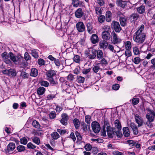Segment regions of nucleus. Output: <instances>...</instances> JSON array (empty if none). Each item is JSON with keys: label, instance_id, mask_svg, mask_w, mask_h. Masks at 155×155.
Wrapping results in <instances>:
<instances>
[{"label": "nucleus", "instance_id": "obj_1", "mask_svg": "<svg viewBox=\"0 0 155 155\" xmlns=\"http://www.w3.org/2000/svg\"><path fill=\"white\" fill-rule=\"evenodd\" d=\"M144 28L143 25H141L138 28V30L133 35V40L138 45L142 44L145 40L146 34L142 32Z\"/></svg>", "mask_w": 155, "mask_h": 155}, {"label": "nucleus", "instance_id": "obj_2", "mask_svg": "<svg viewBox=\"0 0 155 155\" xmlns=\"http://www.w3.org/2000/svg\"><path fill=\"white\" fill-rule=\"evenodd\" d=\"M146 110L147 112L146 115V118L149 122V124L153 121L155 118V112L153 110H151L149 108H147Z\"/></svg>", "mask_w": 155, "mask_h": 155}, {"label": "nucleus", "instance_id": "obj_3", "mask_svg": "<svg viewBox=\"0 0 155 155\" xmlns=\"http://www.w3.org/2000/svg\"><path fill=\"white\" fill-rule=\"evenodd\" d=\"M111 41L112 43L114 44H117L120 43L121 39L118 36L117 34L113 31L111 33Z\"/></svg>", "mask_w": 155, "mask_h": 155}, {"label": "nucleus", "instance_id": "obj_4", "mask_svg": "<svg viewBox=\"0 0 155 155\" xmlns=\"http://www.w3.org/2000/svg\"><path fill=\"white\" fill-rule=\"evenodd\" d=\"M10 59L15 64H18L19 63L21 59V57L20 56H15L11 52L9 53Z\"/></svg>", "mask_w": 155, "mask_h": 155}, {"label": "nucleus", "instance_id": "obj_5", "mask_svg": "<svg viewBox=\"0 0 155 155\" xmlns=\"http://www.w3.org/2000/svg\"><path fill=\"white\" fill-rule=\"evenodd\" d=\"M2 73L4 74H6L8 76L12 77L15 76L17 74L15 70L14 69H10L4 70Z\"/></svg>", "mask_w": 155, "mask_h": 155}, {"label": "nucleus", "instance_id": "obj_6", "mask_svg": "<svg viewBox=\"0 0 155 155\" xmlns=\"http://www.w3.org/2000/svg\"><path fill=\"white\" fill-rule=\"evenodd\" d=\"M97 50L94 49L92 48L89 50L87 57L90 59H94L96 57Z\"/></svg>", "mask_w": 155, "mask_h": 155}, {"label": "nucleus", "instance_id": "obj_7", "mask_svg": "<svg viewBox=\"0 0 155 155\" xmlns=\"http://www.w3.org/2000/svg\"><path fill=\"white\" fill-rule=\"evenodd\" d=\"M134 119L138 127L142 126L143 121V119L138 114H136L134 115Z\"/></svg>", "mask_w": 155, "mask_h": 155}, {"label": "nucleus", "instance_id": "obj_8", "mask_svg": "<svg viewBox=\"0 0 155 155\" xmlns=\"http://www.w3.org/2000/svg\"><path fill=\"white\" fill-rule=\"evenodd\" d=\"M76 28L78 31L80 32H83L85 30V25L81 21L79 22L76 24Z\"/></svg>", "mask_w": 155, "mask_h": 155}, {"label": "nucleus", "instance_id": "obj_9", "mask_svg": "<svg viewBox=\"0 0 155 155\" xmlns=\"http://www.w3.org/2000/svg\"><path fill=\"white\" fill-rule=\"evenodd\" d=\"M91 127L93 131L96 133H98L100 130L99 124L97 122H93L91 124Z\"/></svg>", "mask_w": 155, "mask_h": 155}, {"label": "nucleus", "instance_id": "obj_10", "mask_svg": "<svg viewBox=\"0 0 155 155\" xmlns=\"http://www.w3.org/2000/svg\"><path fill=\"white\" fill-rule=\"evenodd\" d=\"M106 129L108 137L111 138H113L114 135L115 128L111 127L110 126H107Z\"/></svg>", "mask_w": 155, "mask_h": 155}, {"label": "nucleus", "instance_id": "obj_11", "mask_svg": "<svg viewBox=\"0 0 155 155\" xmlns=\"http://www.w3.org/2000/svg\"><path fill=\"white\" fill-rule=\"evenodd\" d=\"M112 27L117 32H119L121 30L119 23L118 22L113 21L112 23Z\"/></svg>", "mask_w": 155, "mask_h": 155}, {"label": "nucleus", "instance_id": "obj_12", "mask_svg": "<svg viewBox=\"0 0 155 155\" xmlns=\"http://www.w3.org/2000/svg\"><path fill=\"white\" fill-rule=\"evenodd\" d=\"M1 57L6 63L10 64L11 63V61L9 59L10 58L9 54H8L7 52H5L2 54Z\"/></svg>", "mask_w": 155, "mask_h": 155}, {"label": "nucleus", "instance_id": "obj_13", "mask_svg": "<svg viewBox=\"0 0 155 155\" xmlns=\"http://www.w3.org/2000/svg\"><path fill=\"white\" fill-rule=\"evenodd\" d=\"M62 119L60 120L61 123L64 125H66L67 124V121L68 119V117L67 114L64 113L61 115Z\"/></svg>", "mask_w": 155, "mask_h": 155}, {"label": "nucleus", "instance_id": "obj_14", "mask_svg": "<svg viewBox=\"0 0 155 155\" xmlns=\"http://www.w3.org/2000/svg\"><path fill=\"white\" fill-rule=\"evenodd\" d=\"M15 144L14 143H10L7 146L5 150L6 153H9L10 152L13 151L15 148Z\"/></svg>", "mask_w": 155, "mask_h": 155}, {"label": "nucleus", "instance_id": "obj_15", "mask_svg": "<svg viewBox=\"0 0 155 155\" xmlns=\"http://www.w3.org/2000/svg\"><path fill=\"white\" fill-rule=\"evenodd\" d=\"M102 38L104 40H108L110 38V33L108 31H105L102 34Z\"/></svg>", "mask_w": 155, "mask_h": 155}, {"label": "nucleus", "instance_id": "obj_16", "mask_svg": "<svg viewBox=\"0 0 155 155\" xmlns=\"http://www.w3.org/2000/svg\"><path fill=\"white\" fill-rule=\"evenodd\" d=\"M108 43L104 40L101 41L99 43V46L101 49H105L107 48L108 45Z\"/></svg>", "mask_w": 155, "mask_h": 155}, {"label": "nucleus", "instance_id": "obj_17", "mask_svg": "<svg viewBox=\"0 0 155 155\" xmlns=\"http://www.w3.org/2000/svg\"><path fill=\"white\" fill-rule=\"evenodd\" d=\"M55 71L52 70L48 71L46 73V75L47 78H53V77L56 74Z\"/></svg>", "mask_w": 155, "mask_h": 155}, {"label": "nucleus", "instance_id": "obj_18", "mask_svg": "<svg viewBox=\"0 0 155 155\" xmlns=\"http://www.w3.org/2000/svg\"><path fill=\"white\" fill-rule=\"evenodd\" d=\"M83 12L81 8H78L75 12V17L78 18H81L83 15Z\"/></svg>", "mask_w": 155, "mask_h": 155}, {"label": "nucleus", "instance_id": "obj_19", "mask_svg": "<svg viewBox=\"0 0 155 155\" xmlns=\"http://www.w3.org/2000/svg\"><path fill=\"white\" fill-rule=\"evenodd\" d=\"M130 127L132 128L134 133L135 135H137L138 134V130L136 125L134 123H131L130 124Z\"/></svg>", "mask_w": 155, "mask_h": 155}, {"label": "nucleus", "instance_id": "obj_20", "mask_svg": "<svg viewBox=\"0 0 155 155\" xmlns=\"http://www.w3.org/2000/svg\"><path fill=\"white\" fill-rule=\"evenodd\" d=\"M86 26L87 27V31L89 34H91L94 33L93 27L91 23H87Z\"/></svg>", "mask_w": 155, "mask_h": 155}, {"label": "nucleus", "instance_id": "obj_21", "mask_svg": "<svg viewBox=\"0 0 155 155\" xmlns=\"http://www.w3.org/2000/svg\"><path fill=\"white\" fill-rule=\"evenodd\" d=\"M91 42L93 44H96L98 41V38L97 35L93 34L91 37Z\"/></svg>", "mask_w": 155, "mask_h": 155}, {"label": "nucleus", "instance_id": "obj_22", "mask_svg": "<svg viewBox=\"0 0 155 155\" xmlns=\"http://www.w3.org/2000/svg\"><path fill=\"white\" fill-rule=\"evenodd\" d=\"M119 20L120 25L122 26H124L126 25L127 22V19L126 18L121 17L120 18Z\"/></svg>", "mask_w": 155, "mask_h": 155}, {"label": "nucleus", "instance_id": "obj_23", "mask_svg": "<svg viewBox=\"0 0 155 155\" xmlns=\"http://www.w3.org/2000/svg\"><path fill=\"white\" fill-rule=\"evenodd\" d=\"M116 4L118 6L121 7L123 8H124L126 5V2L122 0H117L116 1Z\"/></svg>", "mask_w": 155, "mask_h": 155}, {"label": "nucleus", "instance_id": "obj_24", "mask_svg": "<svg viewBox=\"0 0 155 155\" xmlns=\"http://www.w3.org/2000/svg\"><path fill=\"white\" fill-rule=\"evenodd\" d=\"M123 133L124 136L125 137H127L130 135V132L128 127H124L123 129Z\"/></svg>", "mask_w": 155, "mask_h": 155}, {"label": "nucleus", "instance_id": "obj_25", "mask_svg": "<svg viewBox=\"0 0 155 155\" xmlns=\"http://www.w3.org/2000/svg\"><path fill=\"white\" fill-rule=\"evenodd\" d=\"M96 56L97 57V58L98 59L103 58L104 56L102 51L101 50H98L96 51Z\"/></svg>", "mask_w": 155, "mask_h": 155}, {"label": "nucleus", "instance_id": "obj_26", "mask_svg": "<svg viewBox=\"0 0 155 155\" xmlns=\"http://www.w3.org/2000/svg\"><path fill=\"white\" fill-rule=\"evenodd\" d=\"M101 59L102 60L100 61V62L98 63L97 61H96L95 62L96 64L97 65L101 64L102 65H106L108 64L107 61L105 58H103Z\"/></svg>", "mask_w": 155, "mask_h": 155}, {"label": "nucleus", "instance_id": "obj_27", "mask_svg": "<svg viewBox=\"0 0 155 155\" xmlns=\"http://www.w3.org/2000/svg\"><path fill=\"white\" fill-rule=\"evenodd\" d=\"M45 91V89L43 87H39L37 90V94L39 95H41L44 94Z\"/></svg>", "mask_w": 155, "mask_h": 155}, {"label": "nucleus", "instance_id": "obj_28", "mask_svg": "<svg viewBox=\"0 0 155 155\" xmlns=\"http://www.w3.org/2000/svg\"><path fill=\"white\" fill-rule=\"evenodd\" d=\"M38 74V70L35 68H32L31 69L30 75L31 76L35 77Z\"/></svg>", "mask_w": 155, "mask_h": 155}, {"label": "nucleus", "instance_id": "obj_29", "mask_svg": "<svg viewBox=\"0 0 155 155\" xmlns=\"http://www.w3.org/2000/svg\"><path fill=\"white\" fill-rule=\"evenodd\" d=\"M114 124L115 127L119 130H121V125L119 121L116 120L115 121Z\"/></svg>", "mask_w": 155, "mask_h": 155}, {"label": "nucleus", "instance_id": "obj_30", "mask_svg": "<svg viewBox=\"0 0 155 155\" xmlns=\"http://www.w3.org/2000/svg\"><path fill=\"white\" fill-rule=\"evenodd\" d=\"M111 13L110 11H107L106 12V20L107 22H110L111 21Z\"/></svg>", "mask_w": 155, "mask_h": 155}, {"label": "nucleus", "instance_id": "obj_31", "mask_svg": "<svg viewBox=\"0 0 155 155\" xmlns=\"http://www.w3.org/2000/svg\"><path fill=\"white\" fill-rule=\"evenodd\" d=\"M73 123L75 128L78 129L80 127V122L78 119L75 118L73 120Z\"/></svg>", "mask_w": 155, "mask_h": 155}, {"label": "nucleus", "instance_id": "obj_32", "mask_svg": "<svg viewBox=\"0 0 155 155\" xmlns=\"http://www.w3.org/2000/svg\"><path fill=\"white\" fill-rule=\"evenodd\" d=\"M32 141L38 145H39L40 143V139L36 137H34L31 138Z\"/></svg>", "mask_w": 155, "mask_h": 155}, {"label": "nucleus", "instance_id": "obj_33", "mask_svg": "<svg viewBox=\"0 0 155 155\" xmlns=\"http://www.w3.org/2000/svg\"><path fill=\"white\" fill-rule=\"evenodd\" d=\"M137 11L140 14H143L145 12V6L142 5L137 8Z\"/></svg>", "mask_w": 155, "mask_h": 155}, {"label": "nucleus", "instance_id": "obj_34", "mask_svg": "<svg viewBox=\"0 0 155 155\" xmlns=\"http://www.w3.org/2000/svg\"><path fill=\"white\" fill-rule=\"evenodd\" d=\"M85 80V78L80 76H78L77 77V81L79 83H83Z\"/></svg>", "mask_w": 155, "mask_h": 155}, {"label": "nucleus", "instance_id": "obj_35", "mask_svg": "<svg viewBox=\"0 0 155 155\" xmlns=\"http://www.w3.org/2000/svg\"><path fill=\"white\" fill-rule=\"evenodd\" d=\"M51 137L54 140H56L60 137V135L57 132H54L51 134Z\"/></svg>", "mask_w": 155, "mask_h": 155}, {"label": "nucleus", "instance_id": "obj_36", "mask_svg": "<svg viewBox=\"0 0 155 155\" xmlns=\"http://www.w3.org/2000/svg\"><path fill=\"white\" fill-rule=\"evenodd\" d=\"M48 79L49 81L50 84H51L52 86H55L58 83L57 81L54 80L53 78H48Z\"/></svg>", "mask_w": 155, "mask_h": 155}, {"label": "nucleus", "instance_id": "obj_37", "mask_svg": "<svg viewBox=\"0 0 155 155\" xmlns=\"http://www.w3.org/2000/svg\"><path fill=\"white\" fill-rule=\"evenodd\" d=\"M32 125L34 127L36 128H39L40 125L39 122L36 120H33L32 122Z\"/></svg>", "mask_w": 155, "mask_h": 155}, {"label": "nucleus", "instance_id": "obj_38", "mask_svg": "<svg viewBox=\"0 0 155 155\" xmlns=\"http://www.w3.org/2000/svg\"><path fill=\"white\" fill-rule=\"evenodd\" d=\"M72 4L74 7H77L80 4V2L79 0H72Z\"/></svg>", "mask_w": 155, "mask_h": 155}, {"label": "nucleus", "instance_id": "obj_39", "mask_svg": "<svg viewBox=\"0 0 155 155\" xmlns=\"http://www.w3.org/2000/svg\"><path fill=\"white\" fill-rule=\"evenodd\" d=\"M31 54L35 58H38V52L35 49H33L31 50Z\"/></svg>", "mask_w": 155, "mask_h": 155}, {"label": "nucleus", "instance_id": "obj_40", "mask_svg": "<svg viewBox=\"0 0 155 155\" xmlns=\"http://www.w3.org/2000/svg\"><path fill=\"white\" fill-rule=\"evenodd\" d=\"M17 150L19 152L24 151L25 150V147L23 145H19L17 147Z\"/></svg>", "mask_w": 155, "mask_h": 155}, {"label": "nucleus", "instance_id": "obj_41", "mask_svg": "<svg viewBox=\"0 0 155 155\" xmlns=\"http://www.w3.org/2000/svg\"><path fill=\"white\" fill-rule=\"evenodd\" d=\"M94 66L92 68V70L95 73H97L98 71L101 69L100 67L98 66V65H97Z\"/></svg>", "mask_w": 155, "mask_h": 155}, {"label": "nucleus", "instance_id": "obj_42", "mask_svg": "<svg viewBox=\"0 0 155 155\" xmlns=\"http://www.w3.org/2000/svg\"><path fill=\"white\" fill-rule=\"evenodd\" d=\"M126 49L130 50L131 48V45L130 41H127L126 42L125 45Z\"/></svg>", "mask_w": 155, "mask_h": 155}, {"label": "nucleus", "instance_id": "obj_43", "mask_svg": "<svg viewBox=\"0 0 155 155\" xmlns=\"http://www.w3.org/2000/svg\"><path fill=\"white\" fill-rule=\"evenodd\" d=\"M131 17L132 19H133V21L137 20L138 18L139 15L137 14H133L131 15Z\"/></svg>", "mask_w": 155, "mask_h": 155}, {"label": "nucleus", "instance_id": "obj_44", "mask_svg": "<svg viewBox=\"0 0 155 155\" xmlns=\"http://www.w3.org/2000/svg\"><path fill=\"white\" fill-rule=\"evenodd\" d=\"M27 146L28 148L32 149H34L36 147V146L31 142L28 143Z\"/></svg>", "mask_w": 155, "mask_h": 155}, {"label": "nucleus", "instance_id": "obj_45", "mask_svg": "<svg viewBox=\"0 0 155 155\" xmlns=\"http://www.w3.org/2000/svg\"><path fill=\"white\" fill-rule=\"evenodd\" d=\"M73 59L74 61L77 63H79L81 60L80 57L78 55H75Z\"/></svg>", "mask_w": 155, "mask_h": 155}, {"label": "nucleus", "instance_id": "obj_46", "mask_svg": "<svg viewBox=\"0 0 155 155\" xmlns=\"http://www.w3.org/2000/svg\"><path fill=\"white\" fill-rule=\"evenodd\" d=\"M120 130H119L114 132V134H115V135L118 138H121L122 137V134L121 132L120 131Z\"/></svg>", "mask_w": 155, "mask_h": 155}, {"label": "nucleus", "instance_id": "obj_47", "mask_svg": "<svg viewBox=\"0 0 155 155\" xmlns=\"http://www.w3.org/2000/svg\"><path fill=\"white\" fill-rule=\"evenodd\" d=\"M20 142L22 144L25 145L28 142V140L26 137H23L22 138L20 139Z\"/></svg>", "mask_w": 155, "mask_h": 155}, {"label": "nucleus", "instance_id": "obj_48", "mask_svg": "<svg viewBox=\"0 0 155 155\" xmlns=\"http://www.w3.org/2000/svg\"><path fill=\"white\" fill-rule=\"evenodd\" d=\"M84 148L86 151H89L91 150L92 146L89 143H87L84 146Z\"/></svg>", "mask_w": 155, "mask_h": 155}, {"label": "nucleus", "instance_id": "obj_49", "mask_svg": "<svg viewBox=\"0 0 155 155\" xmlns=\"http://www.w3.org/2000/svg\"><path fill=\"white\" fill-rule=\"evenodd\" d=\"M40 84L41 85L45 87H48L49 86V83L46 81H43L40 82Z\"/></svg>", "mask_w": 155, "mask_h": 155}, {"label": "nucleus", "instance_id": "obj_50", "mask_svg": "<svg viewBox=\"0 0 155 155\" xmlns=\"http://www.w3.org/2000/svg\"><path fill=\"white\" fill-rule=\"evenodd\" d=\"M20 75L24 78H27L28 77V74L25 72H22L21 74Z\"/></svg>", "mask_w": 155, "mask_h": 155}, {"label": "nucleus", "instance_id": "obj_51", "mask_svg": "<svg viewBox=\"0 0 155 155\" xmlns=\"http://www.w3.org/2000/svg\"><path fill=\"white\" fill-rule=\"evenodd\" d=\"M107 47L108 48V49L112 52L114 53L116 52L115 50L114 49V47L112 45L108 44Z\"/></svg>", "mask_w": 155, "mask_h": 155}, {"label": "nucleus", "instance_id": "obj_52", "mask_svg": "<svg viewBox=\"0 0 155 155\" xmlns=\"http://www.w3.org/2000/svg\"><path fill=\"white\" fill-rule=\"evenodd\" d=\"M67 79L70 81H72L74 79V75L71 74H69L67 77Z\"/></svg>", "mask_w": 155, "mask_h": 155}, {"label": "nucleus", "instance_id": "obj_53", "mask_svg": "<svg viewBox=\"0 0 155 155\" xmlns=\"http://www.w3.org/2000/svg\"><path fill=\"white\" fill-rule=\"evenodd\" d=\"M132 104L134 105H136L139 102V99L138 98H134L132 99Z\"/></svg>", "mask_w": 155, "mask_h": 155}, {"label": "nucleus", "instance_id": "obj_54", "mask_svg": "<svg viewBox=\"0 0 155 155\" xmlns=\"http://www.w3.org/2000/svg\"><path fill=\"white\" fill-rule=\"evenodd\" d=\"M127 142L130 147H133L136 142L132 140H128L127 141Z\"/></svg>", "mask_w": 155, "mask_h": 155}, {"label": "nucleus", "instance_id": "obj_55", "mask_svg": "<svg viewBox=\"0 0 155 155\" xmlns=\"http://www.w3.org/2000/svg\"><path fill=\"white\" fill-rule=\"evenodd\" d=\"M24 58L25 60L27 61L30 59L31 57L28 52H26L24 54Z\"/></svg>", "mask_w": 155, "mask_h": 155}, {"label": "nucleus", "instance_id": "obj_56", "mask_svg": "<svg viewBox=\"0 0 155 155\" xmlns=\"http://www.w3.org/2000/svg\"><path fill=\"white\" fill-rule=\"evenodd\" d=\"M38 64L40 65H43L45 64L44 60L41 58L38 59Z\"/></svg>", "mask_w": 155, "mask_h": 155}, {"label": "nucleus", "instance_id": "obj_57", "mask_svg": "<svg viewBox=\"0 0 155 155\" xmlns=\"http://www.w3.org/2000/svg\"><path fill=\"white\" fill-rule=\"evenodd\" d=\"M105 20V16L104 15H101L98 18V21L101 23H103Z\"/></svg>", "mask_w": 155, "mask_h": 155}, {"label": "nucleus", "instance_id": "obj_58", "mask_svg": "<svg viewBox=\"0 0 155 155\" xmlns=\"http://www.w3.org/2000/svg\"><path fill=\"white\" fill-rule=\"evenodd\" d=\"M140 59L138 57H136L134 58V62L136 64H138L140 61Z\"/></svg>", "mask_w": 155, "mask_h": 155}, {"label": "nucleus", "instance_id": "obj_59", "mask_svg": "<svg viewBox=\"0 0 155 155\" xmlns=\"http://www.w3.org/2000/svg\"><path fill=\"white\" fill-rule=\"evenodd\" d=\"M133 52L135 55H137L139 54V51L138 48L137 47H134L133 49Z\"/></svg>", "mask_w": 155, "mask_h": 155}, {"label": "nucleus", "instance_id": "obj_60", "mask_svg": "<svg viewBox=\"0 0 155 155\" xmlns=\"http://www.w3.org/2000/svg\"><path fill=\"white\" fill-rule=\"evenodd\" d=\"M55 97V95L52 94H49L48 95L47 97V100H50L54 98Z\"/></svg>", "mask_w": 155, "mask_h": 155}, {"label": "nucleus", "instance_id": "obj_61", "mask_svg": "<svg viewBox=\"0 0 155 155\" xmlns=\"http://www.w3.org/2000/svg\"><path fill=\"white\" fill-rule=\"evenodd\" d=\"M49 117L51 119H54L56 117V114L55 112L52 111L49 114Z\"/></svg>", "mask_w": 155, "mask_h": 155}, {"label": "nucleus", "instance_id": "obj_62", "mask_svg": "<svg viewBox=\"0 0 155 155\" xmlns=\"http://www.w3.org/2000/svg\"><path fill=\"white\" fill-rule=\"evenodd\" d=\"M130 50L126 49L125 52V54L126 56L127 57H130L131 55V53Z\"/></svg>", "mask_w": 155, "mask_h": 155}, {"label": "nucleus", "instance_id": "obj_63", "mask_svg": "<svg viewBox=\"0 0 155 155\" xmlns=\"http://www.w3.org/2000/svg\"><path fill=\"white\" fill-rule=\"evenodd\" d=\"M57 131L61 135L64 134H65L66 132V131L65 130H61L59 129H58L57 130Z\"/></svg>", "mask_w": 155, "mask_h": 155}, {"label": "nucleus", "instance_id": "obj_64", "mask_svg": "<svg viewBox=\"0 0 155 155\" xmlns=\"http://www.w3.org/2000/svg\"><path fill=\"white\" fill-rule=\"evenodd\" d=\"M120 86L118 84H116L113 85L112 88L114 90H117L119 88Z\"/></svg>", "mask_w": 155, "mask_h": 155}]
</instances>
